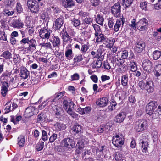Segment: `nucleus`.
<instances>
[{
  "instance_id": "nucleus-1",
  "label": "nucleus",
  "mask_w": 161,
  "mask_h": 161,
  "mask_svg": "<svg viewBox=\"0 0 161 161\" xmlns=\"http://www.w3.org/2000/svg\"><path fill=\"white\" fill-rule=\"evenodd\" d=\"M20 43L23 45L25 50L32 52L36 50V41L33 38L29 39V37L23 38L20 41Z\"/></svg>"
},
{
  "instance_id": "nucleus-2",
  "label": "nucleus",
  "mask_w": 161,
  "mask_h": 161,
  "mask_svg": "<svg viewBox=\"0 0 161 161\" xmlns=\"http://www.w3.org/2000/svg\"><path fill=\"white\" fill-rule=\"evenodd\" d=\"M65 91H62L60 92L56 93L54 96V97L51 99L49 98L47 99L45 101L42 103V104L39 106V108H40L41 107L42 109L46 105L49 104L50 105H52V103L55 102L58 100L60 99L65 94Z\"/></svg>"
},
{
  "instance_id": "nucleus-3",
  "label": "nucleus",
  "mask_w": 161,
  "mask_h": 161,
  "mask_svg": "<svg viewBox=\"0 0 161 161\" xmlns=\"http://www.w3.org/2000/svg\"><path fill=\"white\" fill-rule=\"evenodd\" d=\"M27 4L31 12L36 14L39 12V8L38 3L35 0H28Z\"/></svg>"
},
{
  "instance_id": "nucleus-4",
  "label": "nucleus",
  "mask_w": 161,
  "mask_h": 161,
  "mask_svg": "<svg viewBox=\"0 0 161 161\" xmlns=\"http://www.w3.org/2000/svg\"><path fill=\"white\" fill-rule=\"evenodd\" d=\"M147 121L145 120H140L135 123L134 129L138 132H142L147 129Z\"/></svg>"
},
{
  "instance_id": "nucleus-5",
  "label": "nucleus",
  "mask_w": 161,
  "mask_h": 161,
  "mask_svg": "<svg viewBox=\"0 0 161 161\" xmlns=\"http://www.w3.org/2000/svg\"><path fill=\"white\" fill-rule=\"evenodd\" d=\"M61 145L64 147L71 149L75 146V142L74 141L69 138L64 139L61 141Z\"/></svg>"
},
{
  "instance_id": "nucleus-6",
  "label": "nucleus",
  "mask_w": 161,
  "mask_h": 161,
  "mask_svg": "<svg viewBox=\"0 0 161 161\" xmlns=\"http://www.w3.org/2000/svg\"><path fill=\"white\" fill-rule=\"evenodd\" d=\"M149 135L146 133H144L142 135V148L143 152H146L148 146V141L149 140Z\"/></svg>"
},
{
  "instance_id": "nucleus-7",
  "label": "nucleus",
  "mask_w": 161,
  "mask_h": 161,
  "mask_svg": "<svg viewBox=\"0 0 161 161\" xmlns=\"http://www.w3.org/2000/svg\"><path fill=\"white\" fill-rule=\"evenodd\" d=\"M111 12L112 14L116 17H118L120 16L121 6L119 3H115L111 7Z\"/></svg>"
},
{
  "instance_id": "nucleus-8",
  "label": "nucleus",
  "mask_w": 161,
  "mask_h": 161,
  "mask_svg": "<svg viewBox=\"0 0 161 161\" xmlns=\"http://www.w3.org/2000/svg\"><path fill=\"white\" fill-rule=\"evenodd\" d=\"M148 25V20L145 18H143L137 23L136 27L140 31H144L147 28Z\"/></svg>"
},
{
  "instance_id": "nucleus-9",
  "label": "nucleus",
  "mask_w": 161,
  "mask_h": 161,
  "mask_svg": "<svg viewBox=\"0 0 161 161\" xmlns=\"http://www.w3.org/2000/svg\"><path fill=\"white\" fill-rule=\"evenodd\" d=\"M60 35L62 36L63 40V45L64 47L66 43H70L72 39L66 31V29L64 28L60 32Z\"/></svg>"
},
{
  "instance_id": "nucleus-10",
  "label": "nucleus",
  "mask_w": 161,
  "mask_h": 161,
  "mask_svg": "<svg viewBox=\"0 0 161 161\" xmlns=\"http://www.w3.org/2000/svg\"><path fill=\"white\" fill-rule=\"evenodd\" d=\"M52 32V31L51 30L48 29L46 27H43L40 31L39 36L43 39H48Z\"/></svg>"
},
{
  "instance_id": "nucleus-11",
  "label": "nucleus",
  "mask_w": 161,
  "mask_h": 161,
  "mask_svg": "<svg viewBox=\"0 0 161 161\" xmlns=\"http://www.w3.org/2000/svg\"><path fill=\"white\" fill-rule=\"evenodd\" d=\"M158 105L157 103L155 101H153L150 102L146 107V112L149 115H152L154 110L156 108Z\"/></svg>"
},
{
  "instance_id": "nucleus-12",
  "label": "nucleus",
  "mask_w": 161,
  "mask_h": 161,
  "mask_svg": "<svg viewBox=\"0 0 161 161\" xmlns=\"http://www.w3.org/2000/svg\"><path fill=\"white\" fill-rule=\"evenodd\" d=\"M142 67L144 70L148 72H151L153 68V63L149 60L146 59L143 61Z\"/></svg>"
},
{
  "instance_id": "nucleus-13",
  "label": "nucleus",
  "mask_w": 161,
  "mask_h": 161,
  "mask_svg": "<svg viewBox=\"0 0 161 161\" xmlns=\"http://www.w3.org/2000/svg\"><path fill=\"white\" fill-rule=\"evenodd\" d=\"M145 44L144 42L141 40H138L136 43V46L134 48L135 52L137 53H141L144 49Z\"/></svg>"
},
{
  "instance_id": "nucleus-14",
  "label": "nucleus",
  "mask_w": 161,
  "mask_h": 161,
  "mask_svg": "<svg viewBox=\"0 0 161 161\" xmlns=\"http://www.w3.org/2000/svg\"><path fill=\"white\" fill-rule=\"evenodd\" d=\"M20 69L19 75L21 79H27L30 76V72L25 67H21Z\"/></svg>"
},
{
  "instance_id": "nucleus-15",
  "label": "nucleus",
  "mask_w": 161,
  "mask_h": 161,
  "mask_svg": "<svg viewBox=\"0 0 161 161\" xmlns=\"http://www.w3.org/2000/svg\"><path fill=\"white\" fill-rule=\"evenodd\" d=\"M53 47H59L60 45V40L58 36H52L49 40Z\"/></svg>"
},
{
  "instance_id": "nucleus-16",
  "label": "nucleus",
  "mask_w": 161,
  "mask_h": 161,
  "mask_svg": "<svg viewBox=\"0 0 161 161\" xmlns=\"http://www.w3.org/2000/svg\"><path fill=\"white\" fill-rule=\"evenodd\" d=\"M108 103V99L106 97H103L98 99L96 101V104L100 107H104L107 105Z\"/></svg>"
},
{
  "instance_id": "nucleus-17",
  "label": "nucleus",
  "mask_w": 161,
  "mask_h": 161,
  "mask_svg": "<svg viewBox=\"0 0 161 161\" xmlns=\"http://www.w3.org/2000/svg\"><path fill=\"white\" fill-rule=\"evenodd\" d=\"M95 38L96 39V42L97 43L100 42H104L107 40L106 36L101 32L97 34V35H95ZM105 44V43H103Z\"/></svg>"
},
{
  "instance_id": "nucleus-18",
  "label": "nucleus",
  "mask_w": 161,
  "mask_h": 161,
  "mask_svg": "<svg viewBox=\"0 0 161 161\" xmlns=\"http://www.w3.org/2000/svg\"><path fill=\"white\" fill-rule=\"evenodd\" d=\"M125 18L123 17L120 19H118L115 24L114 29L115 32H117L119 30L121 26L123 25L125 22Z\"/></svg>"
},
{
  "instance_id": "nucleus-19",
  "label": "nucleus",
  "mask_w": 161,
  "mask_h": 161,
  "mask_svg": "<svg viewBox=\"0 0 161 161\" xmlns=\"http://www.w3.org/2000/svg\"><path fill=\"white\" fill-rule=\"evenodd\" d=\"M74 104L73 102H70L69 106L68 107V109L67 110V112L72 117L74 118H77L78 116V115L76 113L73 112L72 111L74 108Z\"/></svg>"
},
{
  "instance_id": "nucleus-20",
  "label": "nucleus",
  "mask_w": 161,
  "mask_h": 161,
  "mask_svg": "<svg viewBox=\"0 0 161 161\" xmlns=\"http://www.w3.org/2000/svg\"><path fill=\"white\" fill-rule=\"evenodd\" d=\"M145 90L148 93H152L154 90V85L152 81L146 82Z\"/></svg>"
},
{
  "instance_id": "nucleus-21",
  "label": "nucleus",
  "mask_w": 161,
  "mask_h": 161,
  "mask_svg": "<svg viewBox=\"0 0 161 161\" xmlns=\"http://www.w3.org/2000/svg\"><path fill=\"white\" fill-rule=\"evenodd\" d=\"M125 117V113L124 112H121L115 117V121L116 122L121 123L123 122Z\"/></svg>"
},
{
  "instance_id": "nucleus-22",
  "label": "nucleus",
  "mask_w": 161,
  "mask_h": 161,
  "mask_svg": "<svg viewBox=\"0 0 161 161\" xmlns=\"http://www.w3.org/2000/svg\"><path fill=\"white\" fill-rule=\"evenodd\" d=\"M8 83L7 82H4L1 86V93L3 97L6 95L8 90Z\"/></svg>"
},
{
  "instance_id": "nucleus-23",
  "label": "nucleus",
  "mask_w": 161,
  "mask_h": 161,
  "mask_svg": "<svg viewBox=\"0 0 161 161\" xmlns=\"http://www.w3.org/2000/svg\"><path fill=\"white\" fill-rule=\"evenodd\" d=\"M112 143L116 147H121L124 143V138H119L115 140L114 138H113L112 140Z\"/></svg>"
},
{
  "instance_id": "nucleus-24",
  "label": "nucleus",
  "mask_w": 161,
  "mask_h": 161,
  "mask_svg": "<svg viewBox=\"0 0 161 161\" xmlns=\"http://www.w3.org/2000/svg\"><path fill=\"white\" fill-rule=\"evenodd\" d=\"M55 109L54 110L55 115L57 118H59L64 114V111L62 108L59 106H55Z\"/></svg>"
},
{
  "instance_id": "nucleus-25",
  "label": "nucleus",
  "mask_w": 161,
  "mask_h": 161,
  "mask_svg": "<svg viewBox=\"0 0 161 161\" xmlns=\"http://www.w3.org/2000/svg\"><path fill=\"white\" fill-rule=\"evenodd\" d=\"M64 18L60 16L55 21V27L56 30H59L61 28L63 23Z\"/></svg>"
},
{
  "instance_id": "nucleus-26",
  "label": "nucleus",
  "mask_w": 161,
  "mask_h": 161,
  "mask_svg": "<svg viewBox=\"0 0 161 161\" xmlns=\"http://www.w3.org/2000/svg\"><path fill=\"white\" fill-rule=\"evenodd\" d=\"M24 25L23 23L20 19L15 20L12 23V26L14 28L20 29L23 28Z\"/></svg>"
},
{
  "instance_id": "nucleus-27",
  "label": "nucleus",
  "mask_w": 161,
  "mask_h": 161,
  "mask_svg": "<svg viewBox=\"0 0 161 161\" xmlns=\"http://www.w3.org/2000/svg\"><path fill=\"white\" fill-rule=\"evenodd\" d=\"M82 129V127L77 123H75L71 128L73 132L75 133L79 134L81 133Z\"/></svg>"
},
{
  "instance_id": "nucleus-28",
  "label": "nucleus",
  "mask_w": 161,
  "mask_h": 161,
  "mask_svg": "<svg viewBox=\"0 0 161 161\" xmlns=\"http://www.w3.org/2000/svg\"><path fill=\"white\" fill-rule=\"evenodd\" d=\"M11 72L6 71L2 74L0 77V80H6L8 81L10 77H11Z\"/></svg>"
},
{
  "instance_id": "nucleus-29",
  "label": "nucleus",
  "mask_w": 161,
  "mask_h": 161,
  "mask_svg": "<svg viewBox=\"0 0 161 161\" xmlns=\"http://www.w3.org/2000/svg\"><path fill=\"white\" fill-rule=\"evenodd\" d=\"M63 99L64 100L63 102V107L65 110H67L68 108V107H69V106L70 102H73L71 101L69 98L66 96L64 97Z\"/></svg>"
},
{
  "instance_id": "nucleus-30",
  "label": "nucleus",
  "mask_w": 161,
  "mask_h": 161,
  "mask_svg": "<svg viewBox=\"0 0 161 161\" xmlns=\"http://www.w3.org/2000/svg\"><path fill=\"white\" fill-rule=\"evenodd\" d=\"M129 80L128 74L122 75L121 79V84L124 86H126L128 85Z\"/></svg>"
},
{
  "instance_id": "nucleus-31",
  "label": "nucleus",
  "mask_w": 161,
  "mask_h": 161,
  "mask_svg": "<svg viewBox=\"0 0 161 161\" xmlns=\"http://www.w3.org/2000/svg\"><path fill=\"white\" fill-rule=\"evenodd\" d=\"M63 5L64 7L68 8L74 6V3L72 0H65L63 2Z\"/></svg>"
},
{
  "instance_id": "nucleus-32",
  "label": "nucleus",
  "mask_w": 161,
  "mask_h": 161,
  "mask_svg": "<svg viewBox=\"0 0 161 161\" xmlns=\"http://www.w3.org/2000/svg\"><path fill=\"white\" fill-rule=\"evenodd\" d=\"M0 56L5 59H10L12 58V55L10 52L7 50L3 52Z\"/></svg>"
},
{
  "instance_id": "nucleus-33",
  "label": "nucleus",
  "mask_w": 161,
  "mask_h": 161,
  "mask_svg": "<svg viewBox=\"0 0 161 161\" xmlns=\"http://www.w3.org/2000/svg\"><path fill=\"white\" fill-rule=\"evenodd\" d=\"M7 82L8 83V86H9L15 88L17 86L15 79L13 77H10L8 81H7Z\"/></svg>"
},
{
  "instance_id": "nucleus-34",
  "label": "nucleus",
  "mask_w": 161,
  "mask_h": 161,
  "mask_svg": "<svg viewBox=\"0 0 161 161\" xmlns=\"http://www.w3.org/2000/svg\"><path fill=\"white\" fill-rule=\"evenodd\" d=\"M105 42L107 43L105 44L106 47L107 48H110L114 44L115 42V40L114 38H111V39H108L107 38V40H106Z\"/></svg>"
},
{
  "instance_id": "nucleus-35",
  "label": "nucleus",
  "mask_w": 161,
  "mask_h": 161,
  "mask_svg": "<svg viewBox=\"0 0 161 161\" xmlns=\"http://www.w3.org/2000/svg\"><path fill=\"white\" fill-rule=\"evenodd\" d=\"M65 56L68 60L72 59L73 58V51L72 49L67 50L65 52Z\"/></svg>"
},
{
  "instance_id": "nucleus-36",
  "label": "nucleus",
  "mask_w": 161,
  "mask_h": 161,
  "mask_svg": "<svg viewBox=\"0 0 161 161\" xmlns=\"http://www.w3.org/2000/svg\"><path fill=\"white\" fill-rule=\"evenodd\" d=\"M153 58L155 60L159 59L161 56V52L158 50L154 51L152 54Z\"/></svg>"
},
{
  "instance_id": "nucleus-37",
  "label": "nucleus",
  "mask_w": 161,
  "mask_h": 161,
  "mask_svg": "<svg viewBox=\"0 0 161 161\" xmlns=\"http://www.w3.org/2000/svg\"><path fill=\"white\" fill-rule=\"evenodd\" d=\"M56 128L58 130H64L66 128V126L63 123H57L55 125Z\"/></svg>"
},
{
  "instance_id": "nucleus-38",
  "label": "nucleus",
  "mask_w": 161,
  "mask_h": 161,
  "mask_svg": "<svg viewBox=\"0 0 161 161\" xmlns=\"http://www.w3.org/2000/svg\"><path fill=\"white\" fill-rule=\"evenodd\" d=\"M25 137L23 135H20L18 138V142L19 145L20 147H23L25 143Z\"/></svg>"
},
{
  "instance_id": "nucleus-39",
  "label": "nucleus",
  "mask_w": 161,
  "mask_h": 161,
  "mask_svg": "<svg viewBox=\"0 0 161 161\" xmlns=\"http://www.w3.org/2000/svg\"><path fill=\"white\" fill-rule=\"evenodd\" d=\"M134 0H122L123 5L125 6V7L127 8L130 6Z\"/></svg>"
},
{
  "instance_id": "nucleus-40",
  "label": "nucleus",
  "mask_w": 161,
  "mask_h": 161,
  "mask_svg": "<svg viewBox=\"0 0 161 161\" xmlns=\"http://www.w3.org/2000/svg\"><path fill=\"white\" fill-rule=\"evenodd\" d=\"M91 54L95 58H97L99 57L101 54L100 50H98L95 51H92L91 52Z\"/></svg>"
},
{
  "instance_id": "nucleus-41",
  "label": "nucleus",
  "mask_w": 161,
  "mask_h": 161,
  "mask_svg": "<svg viewBox=\"0 0 161 161\" xmlns=\"http://www.w3.org/2000/svg\"><path fill=\"white\" fill-rule=\"evenodd\" d=\"M92 26L93 27L95 30V32L94 33V35H97V34L101 32V31L100 28V26H99L98 25L96 24H93L92 25Z\"/></svg>"
},
{
  "instance_id": "nucleus-42",
  "label": "nucleus",
  "mask_w": 161,
  "mask_h": 161,
  "mask_svg": "<svg viewBox=\"0 0 161 161\" xmlns=\"http://www.w3.org/2000/svg\"><path fill=\"white\" fill-rule=\"evenodd\" d=\"M72 24L75 27L79 26L80 25V21L78 19L73 18L70 20Z\"/></svg>"
},
{
  "instance_id": "nucleus-43",
  "label": "nucleus",
  "mask_w": 161,
  "mask_h": 161,
  "mask_svg": "<svg viewBox=\"0 0 161 161\" xmlns=\"http://www.w3.org/2000/svg\"><path fill=\"white\" fill-rule=\"evenodd\" d=\"M44 147V142L40 141L38 144H37L36 147V150L37 151H41Z\"/></svg>"
},
{
  "instance_id": "nucleus-44",
  "label": "nucleus",
  "mask_w": 161,
  "mask_h": 161,
  "mask_svg": "<svg viewBox=\"0 0 161 161\" xmlns=\"http://www.w3.org/2000/svg\"><path fill=\"white\" fill-rule=\"evenodd\" d=\"M83 59L82 55L81 54H78L75 56L74 58V63H77L81 61Z\"/></svg>"
},
{
  "instance_id": "nucleus-45",
  "label": "nucleus",
  "mask_w": 161,
  "mask_h": 161,
  "mask_svg": "<svg viewBox=\"0 0 161 161\" xmlns=\"http://www.w3.org/2000/svg\"><path fill=\"white\" fill-rule=\"evenodd\" d=\"M96 21L98 24L103 25V24L104 19L102 16L98 15L97 16Z\"/></svg>"
},
{
  "instance_id": "nucleus-46",
  "label": "nucleus",
  "mask_w": 161,
  "mask_h": 161,
  "mask_svg": "<svg viewBox=\"0 0 161 161\" xmlns=\"http://www.w3.org/2000/svg\"><path fill=\"white\" fill-rule=\"evenodd\" d=\"M104 146H102L101 147V148L99 149L96 147H94L92 148V151L93 153H101L104 149Z\"/></svg>"
},
{
  "instance_id": "nucleus-47",
  "label": "nucleus",
  "mask_w": 161,
  "mask_h": 161,
  "mask_svg": "<svg viewBox=\"0 0 161 161\" xmlns=\"http://www.w3.org/2000/svg\"><path fill=\"white\" fill-rule=\"evenodd\" d=\"M138 86L140 89L142 90H145L146 86V83H145L143 81H140L138 83Z\"/></svg>"
},
{
  "instance_id": "nucleus-48",
  "label": "nucleus",
  "mask_w": 161,
  "mask_h": 161,
  "mask_svg": "<svg viewBox=\"0 0 161 161\" xmlns=\"http://www.w3.org/2000/svg\"><path fill=\"white\" fill-rule=\"evenodd\" d=\"M155 70L156 71V76L158 77L161 75V64H158L156 65Z\"/></svg>"
},
{
  "instance_id": "nucleus-49",
  "label": "nucleus",
  "mask_w": 161,
  "mask_h": 161,
  "mask_svg": "<svg viewBox=\"0 0 161 161\" xmlns=\"http://www.w3.org/2000/svg\"><path fill=\"white\" fill-rule=\"evenodd\" d=\"M126 71V69L125 66H121L120 67L117 69L115 71L118 73H122L125 72Z\"/></svg>"
},
{
  "instance_id": "nucleus-50",
  "label": "nucleus",
  "mask_w": 161,
  "mask_h": 161,
  "mask_svg": "<svg viewBox=\"0 0 161 161\" xmlns=\"http://www.w3.org/2000/svg\"><path fill=\"white\" fill-rule=\"evenodd\" d=\"M89 48V47L87 45L83 44L82 45L80 50L83 53H86Z\"/></svg>"
},
{
  "instance_id": "nucleus-51",
  "label": "nucleus",
  "mask_w": 161,
  "mask_h": 161,
  "mask_svg": "<svg viewBox=\"0 0 161 161\" xmlns=\"http://www.w3.org/2000/svg\"><path fill=\"white\" fill-rule=\"evenodd\" d=\"M93 19L89 16H87L84 19L83 23L84 24H88L92 22Z\"/></svg>"
},
{
  "instance_id": "nucleus-52",
  "label": "nucleus",
  "mask_w": 161,
  "mask_h": 161,
  "mask_svg": "<svg viewBox=\"0 0 161 161\" xmlns=\"http://www.w3.org/2000/svg\"><path fill=\"white\" fill-rule=\"evenodd\" d=\"M131 67V70L132 71H134L136 70L137 69L136 63L134 62L131 61L130 64Z\"/></svg>"
},
{
  "instance_id": "nucleus-53",
  "label": "nucleus",
  "mask_w": 161,
  "mask_h": 161,
  "mask_svg": "<svg viewBox=\"0 0 161 161\" xmlns=\"http://www.w3.org/2000/svg\"><path fill=\"white\" fill-rule=\"evenodd\" d=\"M33 110L34 108L32 107H28L26 108L25 112L27 114L30 116L34 114L33 111Z\"/></svg>"
},
{
  "instance_id": "nucleus-54",
  "label": "nucleus",
  "mask_w": 161,
  "mask_h": 161,
  "mask_svg": "<svg viewBox=\"0 0 161 161\" xmlns=\"http://www.w3.org/2000/svg\"><path fill=\"white\" fill-rule=\"evenodd\" d=\"M115 159L116 160L122 161L123 160V157L122 154L119 152H117L116 153L115 157Z\"/></svg>"
},
{
  "instance_id": "nucleus-55",
  "label": "nucleus",
  "mask_w": 161,
  "mask_h": 161,
  "mask_svg": "<svg viewBox=\"0 0 161 161\" xmlns=\"http://www.w3.org/2000/svg\"><path fill=\"white\" fill-rule=\"evenodd\" d=\"M108 25L110 28H113L115 20L112 18H110L108 19Z\"/></svg>"
},
{
  "instance_id": "nucleus-56",
  "label": "nucleus",
  "mask_w": 161,
  "mask_h": 161,
  "mask_svg": "<svg viewBox=\"0 0 161 161\" xmlns=\"http://www.w3.org/2000/svg\"><path fill=\"white\" fill-rule=\"evenodd\" d=\"M18 55L15 54L14 55L13 60L14 62L16 64L19 63L20 61Z\"/></svg>"
},
{
  "instance_id": "nucleus-57",
  "label": "nucleus",
  "mask_w": 161,
  "mask_h": 161,
  "mask_svg": "<svg viewBox=\"0 0 161 161\" xmlns=\"http://www.w3.org/2000/svg\"><path fill=\"white\" fill-rule=\"evenodd\" d=\"M140 7L142 9L146 10L147 9V5L146 2H141L140 3Z\"/></svg>"
},
{
  "instance_id": "nucleus-58",
  "label": "nucleus",
  "mask_w": 161,
  "mask_h": 161,
  "mask_svg": "<svg viewBox=\"0 0 161 161\" xmlns=\"http://www.w3.org/2000/svg\"><path fill=\"white\" fill-rule=\"evenodd\" d=\"M99 0H90V5L96 7L98 5Z\"/></svg>"
},
{
  "instance_id": "nucleus-59",
  "label": "nucleus",
  "mask_w": 161,
  "mask_h": 161,
  "mask_svg": "<svg viewBox=\"0 0 161 161\" xmlns=\"http://www.w3.org/2000/svg\"><path fill=\"white\" fill-rule=\"evenodd\" d=\"M57 134L55 133H53L50 137L49 139V141L51 143L53 142L57 139Z\"/></svg>"
},
{
  "instance_id": "nucleus-60",
  "label": "nucleus",
  "mask_w": 161,
  "mask_h": 161,
  "mask_svg": "<svg viewBox=\"0 0 161 161\" xmlns=\"http://www.w3.org/2000/svg\"><path fill=\"white\" fill-rule=\"evenodd\" d=\"M16 9L18 13H20L23 11L21 5L19 3H17L16 6Z\"/></svg>"
},
{
  "instance_id": "nucleus-61",
  "label": "nucleus",
  "mask_w": 161,
  "mask_h": 161,
  "mask_svg": "<svg viewBox=\"0 0 161 161\" xmlns=\"http://www.w3.org/2000/svg\"><path fill=\"white\" fill-rule=\"evenodd\" d=\"M42 139L44 141H46L48 140V137H47V133L44 130H43L42 131Z\"/></svg>"
},
{
  "instance_id": "nucleus-62",
  "label": "nucleus",
  "mask_w": 161,
  "mask_h": 161,
  "mask_svg": "<svg viewBox=\"0 0 161 161\" xmlns=\"http://www.w3.org/2000/svg\"><path fill=\"white\" fill-rule=\"evenodd\" d=\"M14 11H10L8 10L5 9L3 11V14L4 15L7 16H10L12 15L14 13Z\"/></svg>"
},
{
  "instance_id": "nucleus-63",
  "label": "nucleus",
  "mask_w": 161,
  "mask_h": 161,
  "mask_svg": "<svg viewBox=\"0 0 161 161\" xmlns=\"http://www.w3.org/2000/svg\"><path fill=\"white\" fill-rule=\"evenodd\" d=\"M136 20L135 19H133L131 21V23L129 25L130 27L134 29H135L137 28V23H136Z\"/></svg>"
},
{
  "instance_id": "nucleus-64",
  "label": "nucleus",
  "mask_w": 161,
  "mask_h": 161,
  "mask_svg": "<svg viewBox=\"0 0 161 161\" xmlns=\"http://www.w3.org/2000/svg\"><path fill=\"white\" fill-rule=\"evenodd\" d=\"M154 8L156 10L161 9V0H158V3L154 4Z\"/></svg>"
}]
</instances>
